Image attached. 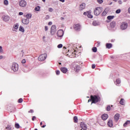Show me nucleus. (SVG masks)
Masks as SVG:
<instances>
[{
  "instance_id": "nucleus-11",
  "label": "nucleus",
  "mask_w": 130,
  "mask_h": 130,
  "mask_svg": "<svg viewBox=\"0 0 130 130\" xmlns=\"http://www.w3.org/2000/svg\"><path fill=\"white\" fill-rule=\"evenodd\" d=\"M74 28L76 31H80V29H81V25L80 24H74Z\"/></svg>"
},
{
  "instance_id": "nucleus-61",
  "label": "nucleus",
  "mask_w": 130,
  "mask_h": 130,
  "mask_svg": "<svg viewBox=\"0 0 130 130\" xmlns=\"http://www.w3.org/2000/svg\"><path fill=\"white\" fill-rule=\"evenodd\" d=\"M44 3H45V0H42Z\"/></svg>"
},
{
  "instance_id": "nucleus-21",
  "label": "nucleus",
  "mask_w": 130,
  "mask_h": 130,
  "mask_svg": "<svg viewBox=\"0 0 130 130\" xmlns=\"http://www.w3.org/2000/svg\"><path fill=\"white\" fill-rule=\"evenodd\" d=\"M88 18H89L90 19H92L93 18V15L91 14V11H88V14H87Z\"/></svg>"
},
{
  "instance_id": "nucleus-10",
  "label": "nucleus",
  "mask_w": 130,
  "mask_h": 130,
  "mask_svg": "<svg viewBox=\"0 0 130 130\" xmlns=\"http://www.w3.org/2000/svg\"><path fill=\"white\" fill-rule=\"evenodd\" d=\"M2 19L4 22H9L10 21V17L8 15H3Z\"/></svg>"
},
{
  "instance_id": "nucleus-43",
  "label": "nucleus",
  "mask_w": 130,
  "mask_h": 130,
  "mask_svg": "<svg viewBox=\"0 0 130 130\" xmlns=\"http://www.w3.org/2000/svg\"><path fill=\"white\" fill-rule=\"evenodd\" d=\"M50 16L49 15H46V17H45V19L46 20H48V19H49Z\"/></svg>"
},
{
  "instance_id": "nucleus-20",
  "label": "nucleus",
  "mask_w": 130,
  "mask_h": 130,
  "mask_svg": "<svg viewBox=\"0 0 130 130\" xmlns=\"http://www.w3.org/2000/svg\"><path fill=\"white\" fill-rule=\"evenodd\" d=\"M93 26H98L99 25V22L97 21H93L92 22Z\"/></svg>"
},
{
  "instance_id": "nucleus-16",
  "label": "nucleus",
  "mask_w": 130,
  "mask_h": 130,
  "mask_svg": "<svg viewBox=\"0 0 130 130\" xmlns=\"http://www.w3.org/2000/svg\"><path fill=\"white\" fill-rule=\"evenodd\" d=\"M60 70L62 73H63V74H66L67 73V72H68V69L64 67L61 68Z\"/></svg>"
},
{
  "instance_id": "nucleus-58",
  "label": "nucleus",
  "mask_w": 130,
  "mask_h": 130,
  "mask_svg": "<svg viewBox=\"0 0 130 130\" xmlns=\"http://www.w3.org/2000/svg\"><path fill=\"white\" fill-rule=\"evenodd\" d=\"M90 101H92V99L88 100V102H89Z\"/></svg>"
},
{
  "instance_id": "nucleus-45",
  "label": "nucleus",
  "mask_w": 130,
  "mask_h": 130,
  "mask_svg": "<svg viewBox=\"0 0 130 130\" xmlns=\"http://www.w3.org/2000/svg\"><path fill=\"white\" fill-rule=\"evenodd\" d=\"M3 51H4L3 50V47L0 46V52H3Z\"/></svg>"
},
{
  "instance_id": "nucleus-63",
  "label": "nucleus",
  "mask_w": 130,
  "mask_h": 130,
  "mask_svg": "<svg viewBox=\"0 0 130 130\" xmlns=\"http://www.w3.org/2000/svg\"><path fill=\"white\" fill-rule=\"evenodd\" d=\"M114 2H117V0H113Z\"/></svg>"
},
{
  "instance_id": "nucleus-55",
  "label": "nucleus",
  "mask_w": 130,
  "mask_h": 130,
  "mask_svg": "<svg viewBox=\"0 0 130 130\" xmlns=\"http://www.w3.org/2000/svg\"><path fill=\"white\" fill-rule=\"evenodd\" d=\"M60 2H61V3H64V0H59Z\"/></svg>"
},
{
  "instance_id": "nucleus-24",
  "label": "nucleus",
  "mask_w": 130,
  "mask_h": 130,
  "mask_svg": "<svg viewBox=\"0 0 130 130\" xmlns=\"http://www.w3.org/2000/svg\"><path fill=\"white\" fill-rule=\"evenodd\" d=\"M73 119L75 123H77L78 122V117L77 116H74Z\"/></svg>"
},
{
  "instance_id": "nucleus-9",
  "label": "nucleus",
  "mask_w": 130,
  "mask_h": 130,
  "mask_svg": "<svg viewBox=\"0 0 130 130\" xmlns=\"http://www.w3.org/2000/svg\"><path fill=\"white\" fill-rule=\"evenodd\" d=\"M81 130H86L87 129V125L85 124L83 122L80 123Z\"/></svg>"
},
{
  "instance_id": "nucleus-40",
  "label": "nucleus",
  "mask_w": 130,
  "mask_h": 130,
  "mask_svg": "<svg viewBox=\"0 0 130 130\" xmlns=\"http://www.w3.org/2000/svg\"><path fill=\"white\" fill-rule=\"evenodd\" d=\"M120 9H118L116 11V14H119V13H120Z\"/></svg>"
},
{
  "instance_id": "nucleus-2",
  "label": "nucleus",
  "mask_w": 130,
  "mask_h": 130,
  "mask_svg": "<svg viewBox=\"0 0 130 130\" xmlns=\"http://www.w3.org/2000/svg\"><path fill=\"white\" fill-rule=\"evenodd\" d=\"M102 10V7H96L94 11V14L95 16H99V15L101 14Z\"/></svg>"
},
{
  "instance_id": "nucleus-44",
  "label": "nucleus",
  "mask_w": 130,
  "mask_h": 130,
  "mask_svg": "<svg viewBox=\"0 0 130 130\" xmlns=\"http://www.w3.org/2000/svg\"><path fill=\"white\" fill-rule=\"evenodd\" d=\"M49 12H53V9L52 8H49Z\"/></svg>"
},
{
  "instance_id": "nucleus-31",
  "label": "nucleus",
  "mask_w": 130,
  "mask_h": 130,
  "mask_svg": "<svg viewBox=\"0 0 130 130\" xmlns=\"http://www.w3.org/2000/svg\"><path fill=\"white\" fill-rule=\"evenodd\" d=\"M129 123H130V121H126V122H125V123H124V124H123V126H126V125H127V124H129Z\"/></svg>"
},
{
  "instance_id": "nucleus-27",
  "label": "nucleus",
  "mask_w": 130,
  "mask_h": 130,
  "mask_svg": "<svg viewBox=\"0 0 130 130\" xmlns=\"http://www.w3.org/2000/svg\"><path fill=\"white\" fill-rule=\"evenodd\" d=\"M26 19H31V17H32V14H28L26 15Z\"/></svg>"
},
{
  "instance_id": "nucleus-22",
  "label": "nucleus",
  "mask_w": 130,
  "mask_h": 130,
  "mask_svg": "<svg viewBox=\"0 0 130 130\" xmlns=\"http://www.w3.org/2000/svg\"><path fill=\"white\" fill-rule=\"evenodd\" d=\"M124 102H125L124 99H121V100L120 101V104H121V105H125Z\"/></svg>"
},
{
  "instance_id": "nucleus-46",
  "label": "nucleus",
  "mask_w": 130,
  "mask_h": 130,
  "mask_svg": "<svg viewBox=\"0 0 130 130\" xmlns=\"http://www.w3.org/2000/svg\"><path fill=\"white\" fill-rule=\"evenodd\" d=\"M48 30V27L47 26H45V31H47Z\"/></svg>"
},
{
  "instance_id": "nucleus-41",
  "label": "nucleus",
  "mask_w": 130,
  "mask_h": 130,
  "mask_svg": "<svg viewBox=\"0 0 130 130\" xmlns=\"http://www.w3.org/2000/svg\"><path fill=\"white\" fill-rule=\"evenodd\" d=\"M58 48H61L62 47V44H60L57 46Z\"/></svg>"
},
{
  "instance_id": "nucleus-8",
  "label": "nucleus",
  "mask_w": 130,
  "mask_h": 130,
  "mask_svg": "<svg viewBox=\"0 0 130 130\" xmlns=\"http://www.w3.org/2000/svg\"><path fill=\"white\" fill-rule=\"evenodd\" d=\"M63 34H64V32H63L62 29H59L57 32V36L58 37H62V36H63Z\"/></svg>"
},
{
  "instance_id": "nucleus-25",
  "label": "nucleus",
  "mask_w": 130,
  "mask_h": 130,
  "mask_svg": "<svg viewBox=\"0 0 130 130\" xmlns=\"http://www.w3.org/2000/svg\"><path fill=\"white\" fill-rule=\"evenodd\" d=\"M110 26L112 28H114L115 27V22L113 21L110 23Z\"/></svg>"
},
{
  "instance_id": "nucleus-60",
  "label": "nucleus",
  "mask_w": 130,
  "mask_h": 130,
  "mask_svg": "<svg viewBox=\"0 0 130 130\" xmlns=\"http://www.w3.org/2000/svg\"><path fill=\"white\" fill-rule=\"evenodd\" d=\"M45 39V36H44L43 37V39Z\"/></svg>"
},
{
  "instance_id": "nucleus-33",
  "label": "nucleus",
  "mask_w": 130,
  "mask_h": 130,
  "mask_svg": "<svg viewBox=\"0 0 130 130\" xmlns=\"http://www.w3.org/2000/svg\"><path fill=\"white\" fill-rule=\"evenodd\" d=\"M6 128V129H8V130H11V129H12V126L8 125L7 126Z\"/></svg>"
},
{
  "instance_id": "nucleus-35",
  "label": "nucleus",
  "mask_w": 130,
  "mask_h": 130,
  "mask_svg": "<svg viewBox=\"0 0 130 130\" xmlns=\"http://www.w3.org/2000/svg\"><path fill=\"white\" fill-rule=\"evenodd\" d=\"M16 128H20V125L19 123H16L15 125Z\"/></svg>"
},
{
  "instance_id": "nucleus-49",
  "label": "nucleus",
  "mask_w": 130,
  "mask_h": 130,
  "mask_svg": "<svg viewBox=\"0 0 130 130\" xmlns=\"http://www.w3.org/2000/svg\"><path fill=\"white\" fill-rule=\"evenodd\" d=\"M28 112L29 113H33V112H34V111H33V110H30L28 111Z\"/></svg>"
},
{
  "instance_id": "nucleus-6",
  "label": "nucleus",
  "mask_w": 130,
  "mask_h": 130,
  "mask_svg": "<svg viewBox=\"0 0 130 130\" xmlns=\"http://www.w3.org/2000/svg\"><path fill=\"white\" fill-rule=\"evenodd\" d=\"M127 23L125 22H122L121 24L120 28L122 30H125L127 28Z\"/></svg>"
},
{
  "instance_id": "nucleus-38",
  "label": "nucleus",
  "mask_w": 130,
  "mask_h": 130,
  "mask_svg": "<svg viewBox=\"0 0 130 130\" xmlns=\"http://www.w3.org/2000/svg\"><path fill=\"white\" fill-rule=\"evenodd\" d=\"M110 109H111L110 106H108L107 107V111H110Z\"/></svg>"
},
{
  "instance_id": "nucleus-18",
  "label": "nucleus",
  "mask_w": 130,
  "mask_h": 130,
  "mask_svg": "<svg viewBox=\"0 0 130 130\" xmlns=\"http://www.w3.org/2000/svg\"><path fill=\"white\" fill-rule=\"evenodd\" d=\"M108 125L110 126V127H112V126L113 125V124L112 123V120H110L108 122Z\"/></svg>"
},
{
  "instance_id": "nucleus-14",
  "label": "nucleus",
  "mask_w": 130,
  "mask_h": 130,
  "mask_svg": "<svg viewBox=\"0 0 130 130\" xmlns=\"http://www.w3.org/2000/svg\"><path fill=\"white\" fill-rule=\"evenodd\" d=\"M85 8H86V4L85 3H82L80 5V7L79 9L80 10H81V11L84 10V9H85Z\"/></svg>"
},
{
  "instance_id": "nucleus-56",
  "label": "nucleus",
  "mask_w": 130,
  "mask_h": 130,
  "mask_svg": "<svg viewBox=\"0 0 130 130\" xmlns=\"http://www.w3.org/2000/svg\"><path fill=\"white\" fill-rule=\"evenodd\" d=\"M3 55L0 56V59H3Z\"/></svg>"
},
{
  "instance_id": "nucleus-34",
  "label": "nucleus",
  "mask_w": 130,
  "mask_h": 130,
  "mask_svg": "<svg viewBox=\"0 0 130 130\" xmlns=\"http://www.w3.org/2000/svg\"><path fill=\"white\" fill-rule=\"evenodd\" d=\"M4 4L5 6H8V5H9V1L8 0H5Z\"/></svg>"
},
{
  "instance_id": "nucleus-62",
  "label": "nucleus",
  "mask_w": 130,
  "mask_h": 130,
  "mask_svg": "<svg viewBox=\"0 0 130 130\" xmlns=\"http://www.w3.org/2000/svg\"><path fill=\"white\" fill-rule=\"evenodd\" d=\"M61 19H62V20H63V19H64V18L63 17H61Z\"/></svg>"
},
{
  "instance_id": "nucleus-57",
  "label": "nucleus",
  "mask_w": 130,
  "mask_h": 130,
  "mask_svg": "<svg viewBox=\"0 0 130 130\" xmlns=\"http://www.w3.org/2000/svg\"><path fill=\"white\" fill-rule=\"evenodd\" d=\"M45 126H46V125H43V126H42V127L44 128L45 127Z\"/></svg>"
},
{
  "instance_id": "nucleus-32",
  "label": "nucleus",
  "mask_w": 130,
  "mask_h": 130,
  "mask_svg": "<svg viewBox=\"0 0 130 130\" xmlns=\"http://www.w3.org/2000/svg\"><path fill=\"white\" fill-rule=\"evenodd\" d=\"M35 11H36L37 12H39V11H40V7H39V6L36 7L35 8Z\"/></svg>"
},
{
  "instance_id": "nucleus-15",
  "label": "nucleus",
  "mask_w": 130,
  "mask_h": 130,
  "mask_svg": "<svg viewBox=\"0 0 130 130\" xmlns=\"http://www.w3.org/2000/svg\"><path fill=\"white\" fill-rule=\"evenodd\" d=\"M102 118L103 120H106V119L108 118V115L107 114H104L102 116Z\"/></svg>"
},
{
  "instance_id": "nucleus-52",
  "label": "nucleus",
  "mask_w": 130,
  "mask_h": 130,
  "mask_svg": "<svg viewBox=\"0 0 130 130\" xmlns=\"http://www.w3.org/2000/svg\"><path fill=\"white\" fill-rule=\"evenodd\" d=\"M35 118H36V117L33 116L32 118V121H34L35 119Z\"/></svg>"
},
{
  "instance_id": "nucleus-29",
  "label": "nucleus",
  "mask_w": 130,
  "mask_h": 130,
  "mask_svg": "<svg viewBox=\"0 0 130 130\" xmlns=\"http://www.w3.org/2000/svg\"><path fill=\"white\" fill-rule=\"evenodd\" d=\"M80 69H81V67H80V66H76L74 68V70H75V71H79V70H80Z\"/></svg>"
},
{
  "instance_id": "nucleus-30",
  "label": "nucleus",
  "mask_w": 130,
  "mask_h": 130,
  "mask_svg": "<svg viewBox=\"0 0 130 130\" xmlns=\"http://www.w3.org/2000/svg\"><path fill=\"white\" fill-rule=\"evenodd\" d=\"M116 83L117 86V85H119V84H120V83H121L120 79H116Z\"/></svg>"
},
{
  "instance_id": "nucleus-23",
  "label": "nucleus",
  "mask_w": 130,
  "mask_h": 130,
  "mask_svg": "<svg viewBox=\"0 0 130 130\" xmlns=\"http://www.w3.org/2000/svg\"><path fill=\"white\" fill-rule=\"evenodd\" d=\"M106 10H107V8H106L105 10L102 13V16H106L107 13H108V11H106Z\"/></svg>"
},
{
  "instance_id": "nucleus-42",
  "label": "nucleus",
  "mask_w": 130,
  "mask_h": 130,
  "mask_svg": "<svg viewBox=\"0 0 130 130\" xmlns=\"http://www.w3.org/2000/svg\"><path fill=\"white\" fill-rule=\"evenodd\" d=\"M89 13V11L87 12H84L83 15H85V16H88V14Z\"/></svg>"
},
{
  "instance_id": "nucleus-17",
  "label": "nucleus",
  "mask_w": 130,
  "mask_h": 130,
  "mask_svg": "<svg viewBox=\"0 0 130 130\" xmlns=\"http://www.w3.org/2000/svg\"><path fill=\"white\" fill-rule=\"evenodd\" d=\"M115 121H118L119 119V114H116L114 116Z\"/></svg>"
},
{
  "instance_id": "nucleus-37",
  "label": "nucleus",
  "mask_w": 130,
  "mask_h": 130,
  "mask_svg": "<svg viewBox=\"0 0 130 130\" xmlns=\"http://www.w3.org/2000/svg\"><path fill=\"white\" fill-rule=\"evenodd\" d=\"M19 103H22L23 102V99L20 98L18 100Z\"/></svg>"
},
{
  "instance_id": "nucleus-54",
  "label": "nucleus",
  "mask_w": 130,
  "mask_h": 130,
  "mask_svg": "<svg viewBox=\"0 0 130 130\" xmlns=\"http://www.w3.org/2000/svg\"><path fill=\"white\" fill-rule=\"evenodd\" d=\"M19 16H22L23 15V12H19Z\"/></svg>"
},
{
  "instance_id": "nucleus-12",
  "label": "nucleus",
  "mask_w": 130,
  "mask_h": 130,
  "mask_svg": "<svg viewBox=\"0 0 130 130\" xmlns=\"http://www.w3.org/2000/svg\"><path fill=\"white\" fill-rule=\"evenodd\" d=\"M19 28V23H16L14 25L13 28H12V31L14 32H17V30H18Z\"/></svg>"
},
{
  "instance_id": "nucleus-59",
  "label": "nucleus",
  "mask_w": 130,
  "mask_h": 130,
  "mask_svg": "<svg viewBox=\"0 0 130 130\" xmlns=\"http://www.w3.org/2000/svg\"><path fill=\"white\" fill-rule=\"evenodd\" d=\"M40 125H42V122H41Z\"/></svg>"
},
{
  "instance_id": "nucleus-28",
  "label": "nucleus",
  "mask_w": 130,
  "mask_h": 130,
  "mask_svg": "<svg viewBox=\"0 0 130 130\" xmlns=\"http://www.w3.org/2000/svg\"><path fill=\"white\" fill-rule=\"evenodd\" d=\"M19 31H20V32H25V29L23 28V27L22 26H20Z\"/></svg>"
},
{
  "instance_id": "nucleus-64",
  "label": "nucleus",
  "mask_w": 130,
  "mask_h": 130,
  "mask_svg": "<svg viewBox=\"0 0 130 130\" xmlns=\"http://www.w3.org/2000/svg\"><path fill=\"white\" fill-rule=\"evenodd\" d=\"M109 5H112V2H111Z\"/></svg>"
},
{
  "instance_id": "nucleus-5",
  "label": "nucleus",
  "mask_w": 130,
  "mask_h": 130,
  "mask_svg": "<svg viewBox=\"0 0 130 130\" xmlns=\"http://www.w3.org/2000/svg\"><path fill=\"white\" fill-rule=\"evenodd\" d=\"M47 57V55L46 54H41L38 57V59L40 61H43V60H45L46 59V57Z\"/></svg>"
},
{
  "instance_id": "nucleus-13",
  "label": "nucleus",
  "mask_w": 130,
  "mask_h": 130,
  "mask_svg": "<svg viewBox=\"0 0 130 130\" xmlns=\"http://www.w3.org/2000/svg\"><path fill=\"white\" fill-rule=\"evenodd\" d=\"M22 22L24 25H28L29 24V19L28 18L23 19L22 20Z\"/></svg>"
},
{
  "instance_id": "nucleus-48",
  "label": "nucleus",
  "mask_w": 130,
  "mask_h": 130,
  "mask_svg": "<svg viewBox=\"0 0 130 130\" xmlns=\"http://www.w3.org/2000/svg\"><path fill=\"white\" fill-rule=\"evenodd\" d=\"M96 68V66L94 64L92 65V69H95Z\"/></svg>"
},
{
  "instance_id": "nucleus-50",
  "label": "nucleus",
  "mask_w": 130,
  "mask_h": 130,
  "mask_svg": "<svg viewBox=\"0 0 130 130\" xmlns=\"http://www.w3.org/2000/svg\"><path fill=\"white\" fill-rule=\"evenodd\" d=\"M60 73V72H59V71H57L56 72V75H59Z\"/></svg>"
},
{
  "instance_id": "nucleus-7",
  "label": "nucleus",
  "mask_w": 130,
  "mask_h": 130,
  "mask_svg": "<svg viewBox=\"0 0 130 130\" xmlns=\"http://www.w3.org/2000/svg\"><path fill=\"white\" fill-rule=\"evenodd\" d=\"M19 5L21 8H25L27 6V3L24 0H21L19 2Z\"/></svg>"
},
{
  "instance_id": "nucleus-1",
  "label": "nucleus",
  "mask_w": 130,
  "mask_h": 130,
  "mask_svg": "<svg viewBox=\"0 0 130 130\" xmlns=\"http://www.w3.org/2000/svg\"><path fill=\"white\" fill-rule=\"evenodd\" d=\"M90 99L92 100L91 104L92 103H97V102L100 101V98H98V96L96 95H91Z\"/></svg>"
},
{
  "instance_id": "nucleus-19",
  "label": "nucleus",
  "mask_w": 130,
  "mask_h": 130,
  "mask_svg": "<svg viewBox=\"0 0 130 130\" xmlns=\"http://www.w3.org/2000/svg\"><path fill=\"white\" fill-rule=\"evenodd\" d=\"M106 47H107V48H108L109 49H110V48H111V47H112V44L107 43L106 44Z\"/></svg>"
},
{
  "instance_id": "nucleus-26",
  "label": "nucleus",
  "mask_w": 130,
  "mask_h": 130,
  "mask_svg": "<svg viewBox=\"0 0 130 130\" xmlns=\"http://www.w3.org/2000/svg\"><path fill=\"white\" fill-rule=\"evenodd\" d=\"M107 19L108 20H113L114 19V16H108Z\"/></svg>"
},
{
  "instance_id": "nucleus-36",
  "label": "nucleus",
  "mask_w": 130,
  "mask_h": 130,
  "mask_svg": "<svg viewBox=\"0 0 130 130\" xmlns=\"http://www.w3.org/2000/svg\"><path fill=\"white\" fill-rule=\"evenodd\" d=\"M92 51L93 52H97V48L96 47H93L92 48Z\"/></svg>"
},
{
  "instance_id": "nucleus-53",
  "label": "nucleus",
  "mask_w": 130,
  "mask_h": 130,
  "mask_svg": "<svg viewBox=\"0 0 130 130\" xmlns=\"http://www.w3.org/2000/svg\"><path fill=\"white\" fill-rule=\"evenodd\" d=\"M118 3H119V4L120 5H121V4H122V2H121V0H119V1H118Z\"/></svg>"
},
{
  "instance_id": "nucleus-3",
  "label": "nucleus",
  "mask_w": 130,
  "mask_h": 130,
  "mask_svg": "<svg viewBox=\"0 0 130 130\" xmlns=\"http://www.w3.org/2000/svg\"><path fill=\"white\" fill-rule=\"evenodd\" d=\"M11 70L14 72H17L19 70V65L17 63H13L11 66Z\"/></svg>"
},
{
  "instance_id": "nucleus-47",
  "label": "nucleus",
  "mask_w": 130,
  "mask_h": 130,
  "mask_svg": "<svg viewBox=\"0 0 130 130\" xmlns=\"http://www.w3.org/2000/svg\"><path fill=\"white\" fill-rule=\"evenodd\" d=\"M21 62L22 63H25L26 62V60L25 59H23Z\"/></svg>"
},
{
  "instance_id": "nucleus-4",
  "label": "nucleus",
  "mask_w": 130,
  "mask_h": 130,
  "mask_svg": "<svg viewBox=\"0 0 130 130\" xmlns=\"http://www.w3.org/2000/svg\"><path fill=\"white\" fill-rule=\"evenodd\" d=\"M56 33V26L53 25L51 27L50 34L51 35H54Z\"/></svg>"
},
{
  "instance_id": "nucleus-39",
  "label": "nucleus",
  "mask_w": 130,
  "mask_h": 130,
  "mask_svg": "<svg viewBox=\"0 0 130 130\" xmlns=\"http://www.w3.org/2000/svg\"><path fill=\"white\" fill-rule=\"evenodd\" d=\"M97 2L99 4H102V3H103V0H97Z\"/></svg>"
},
{
  "instance_id": "nucleus-51",
  "label": "nucleus",
  "mask_w": 130,
  "mask_h": 130,
  "mask_svg": "<svg viewBox=\"0 0 130 130\" xmlns=\"http://www.w3.org/2000/svg\"><path fill=\"white\" fill-rule=\"evenodd\" d=\"M48 25H49V26H51V25H52V22H49L48 23Z\"/></svg>"
}]
</instances>
